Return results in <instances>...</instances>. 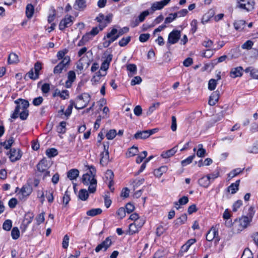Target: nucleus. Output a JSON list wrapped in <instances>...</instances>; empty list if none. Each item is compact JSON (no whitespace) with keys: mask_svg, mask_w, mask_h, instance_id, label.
I'll return each mask as SVG.
<instances>
[{"mask_svg":"<svg viewBox=\"0 0 258 258\" xmlns=\"http://www.w3.org/2000/svg\"><path fill=\"white\" fill-rule=\"evenodd\" d=\"M82 182L85 185H89L88 191L90 193L95 192L97 183L95 176L86 173L82 176Z\"/></svg>","mask_w":258,"mask_h":258,"instance_id":"1","label":"nucleus"},{"mask_svg":"<svg viewBox=\"0 0 258 258\" xmlns=\"http://www.w3.org/2000/svg\"><path fill=\"white\" fill-rule=\"evenodd\" d=\"M254 0H237V7L249 12L254 9Z\"/></svg>","mask_w":258,"mask_h":258,"instance_id":"2","label":"nucleus"},{"mask_svg":"<svg viewBox=\"0 0 258 258\" xmlns=\"http://www.w3.org/2000/svg\"><path fill=\"white\" fill-rule=\"evenodd\" d=\"M181 36V32L177 30H173L168 35L167 44H174L177 43Z\"/></svg>","mask_w":258,"mask_h":258,"instance_id":"3","label":"nucleus"},{"mask_svg":"<svg viewBox=\"0 0 258 258\" xmlns=\"http://www.w3.org/2000/svg\"><path fill=\"white\" fill-rule=\"evenodd\" d=\"M22 156V152L19 148H11L9 152V158L11 162L19 160Z\"/></svg>","mask_w":258,"mask_h":258,"instance_id":"4","label":"nucleus"},{"mask_svg":"<svg viewBox=\"0 0 258 258\" xmlns=\"http://www.w3.org/2000/svg\"><path fill=\"white\" fill-rule=\"evenodd\" d=\"M90 96L88 93H84L82 95L78 96L76 99L77 102L83 101L84 103L83 104V105L80 106L75 105V107L78 110L84 108L87 105L88 103L90 101Z\"/></svg>","mask_w":258,"mask_h":258,"instance_id":"5","label":"nucleus"},{"mask_svg":"<svg viewBox=\"0 0 258 258\" xmlns=\"http://www.w3.org/2000/svg\"><path fill=\"white\" fill-rule=\"evenodd\" d=\"M111 240L109 237H108L96 246L95 250L96 252H99L101 250L105 251L111 246Z\"/></svg>","mask_w":258,"mask_h":258,"instance_id":"6","label":"nucleus"},{"mask_svg":"<svg viewBox=\"0 0 258 258\" xmlns=\"http://www.w3.org/2000/svg\"><path fill=\"white\" fill-rule=\"evenodd\" d=\"M73 17L67 15L64 18L61 20L59 24V29L63 30L65 28L70 27L73 24Z\"/></svg>","mask_w":258,"mask_h":258,"instance_id":"7","label":"nucleus"},{"mask_svg":"<svg viewBox=\"0 0 258 258\" xmlns=\"http://www.w3.org/2000/svg\"><path fill=\"white\" fill-rule=\"evenodd\" d=\"M170 1V0H163L160 2L154 3L152 5L151 9L153 11L161 10L166 5H167Z\"/></svg>","mask_w":258,"mask_h":258,"instance_id":"8","label":"nucleus"},{"mask_svg":"<svg viewBox=\"0 0 258 258\" xmlns=\"http://www.w3.org/2000/svg\"><path fill=\"white\" fill-rule=\"evenodd\" d=\"M243 69L242 67H237L231 69L230 72V76L232 78H236L242 76Z\"/></svg>","mask_w":258,"mask_h":258,"instance_id":"9","label":"nucleus"},{"mask_svg":"<svg viewBox=\"0 0 258 258\" xmlns=\"http://www.w3.org/2000/svg\"><path fill=\"white\" fill-rule=\"evenodd\" d=\"M220 96V92L217 90L213 92L210 96L209 100V104L211 106H213L216 104L219 100Z\"/></svg>","mask_w":258,"mask_h":258,"instance_id":"10","label":"nucleus"},{"mask_svg":"<svg viewBox=\"0 0 258 258\" xmlns=\"http://www.w3.org/2000/svg\"><path fill=\"white\" fill-rule=\"evenodd\" d=\"M76 74L73 71H70L68 73V80L66 82V86L67 88L71 87L72 83L76 80Z\"/></svg>","mask_w":258,"mask_h":258,"instance_id":"11","label":"nucleus"},{"mask_svg":"<svg viewBox=\"0 0 258 258\" xmlns=\"http://www.w3.org/2000/svg\"><path fill=\"white\" fill-rule=\"evenodd\" d=\"M86 7V0H76L74 5V9L80 11L84 10Z\"/></svg>","mask_w":258,"mask_h":258,"instance_id":"12","label":"nucleus"},{"mask_svg":"<svg viewBox=\"0 0 258 258\" xmlns=\"http://www.w3.org/2000/svg\"><path fill=\"white\" fill-rule=\"evenodd\" d=\"M218 235V230L216 228L212 227L208 232L206 235V239L208 241H211L214 238Z\"/></svg>","mask_w":258,"mask_h":258,"instance_id":"13","label":"nucleus"},{"mask_svg":"<svg viewBox=\"0 0 258 258\" xmlns=\"http://www.w3.org/2000/svg\"><path fill=\"white\" fill-rule=\"evenodd\" d=\"M32 187L29 184H26L22 187L20 192L23 196L27 197L32 192Z\"/></svg>","mask_w":258,"mask_h":258,"instance_id":"14","label":"nucleus"},{"mask_svg":"<svg viewBox=\"0 0 258 258\" xmlns=\"http://www.w3.org/2000/svg\"><path fill=\"white\" fill-rule=\"evenodd\" d=\"M144 223H142L141 225H138V227H137V222L131 224L129 226V235H133L136 233L138 232L139 229L143 226Z\"/></svg>","mask_w":258,"mask_h":258,"instance_id":"15","label":"nucleus"},{"mask_svg":"<svg viewBox=\"0 0 258 258\" xmlns=\"http://www.w3.org/2000/svg\"><path fill=\"white\" fill-rule=\"evenodd\" d=\"M37 169L40 172H44L48 169L47 161L42 159L37 164Z\"/></svg>","mask_w":258,"mask_h":258,"instance_id":"16","label":"nucleus"},{"mask_svg":"<svg viewBox=\"0 0 258 258\" xmlns=\"http://www.w3.org/2000/svg\"><path fill=\"white\" fill-rule=\"evenodd\" d=\"M209 177L206 176H204L198 180V184L201 186L205 188H207L210 184L211 182L209 180Z\"/></svg>","mask_w":258,"mask_h":258,"instance_id":"17","label":"nucleus"},{"mask_svg":"<svg viewBox=\"0 0 258 258\" xmlns=\"http://www.w3.org/2000/svg\"><path fill=\"white\" fill-rule=\"evenodd\" d=\"M244 71L246 73H249L250 76L253 79H258V69L249 67L245 69Z\"/></svg>","mask_w":258,"mask_h":258,"instance_id":"18","label":"nucleus"},{"mask_svg":"<svg viewBox=\"0 0 258 258\" xmlns=\"http://www.w3.org/2000/svg\"><path fill=\"white\" fill-rule=\"evenodd\" d=\"M240 180H237L235 183H231L227 188L228 191H230L232 194H235L238 190Z\"/></svg>","mask_w":258,"mask_h":258,"instance_id":"19","label":"nucleus"},{"mask_svg":"<svg viewBox=\"0 0 258 258\" xmlns=\"http://www.w3.org/2000/svg\"><path fill=\"white\" fill-rule=\"evenodd\" d=\"M101 159L100 163L102 166H105L107 164L109 160V152H102L101 153Z\"/></svg>","mask_w":258,"mask_h":258,"instance_id":"20","label":"nucleus"},{"mask_svg":"<svg viewBox=\"0 0 258 258\" xmlns=\"http://www.w3.org/2000/svg\"><path fill=\"white\" fill-rule=\"evenodd\" d=\"M79 175V171L77 169H72L67 173V177L70 180L76 179Z\"/></svg>","mask_w":258,"mask_h":258,"instance_id":"21","label":"nucleus"},{"mask_svg":"<svg viewBox=\"0 0 258 258\" xmlns=\"http://www.w3.org/2000/svg\"><path fill=\"white\" fill-rule=\"evenodd\" d=\"M188 202V198L187 196H183L179 199L178 202H174V204L176 209L180 208V206L184 205Z\"/></svg>","mask_w":258,"mask_h":258,"instance_id":"22","label":"nucleus"},{"mask_svg":"<svg viewBox=\"0 0 258 258\" xmlns=\"http://www.w3.org/2000/svg\"><path fill=\"white\" fill-rule=\"evenodd\" d=\"M149 137V136L147 130L139 131L134 135V138L136 139H146Z\"/></svg>","mask_w":258,"mask_h":258,"instance_id":"23","label":"nucleus"},{"mask_svg":"<svg viewBox=\"0 0 258 258\" xmlns=\"http://www.w3.org/2000/svg\"><path fill=\"white\" fill-rule=\"evenodd\" d=\"M177 147H174V148L166 151V152H163L161 154V156L163 158H168L170 157L171 156L174 155L175 153L177 152Z\"/></svg>","mask_w":258,"mask_h":258,"instance_id":"24","label":"nucleus"},{"mask_svg":"<svg viewBox=\"0 0 258 258\" xmlns=\"http://www.w3.org/2000/svg\"><path fill=\"white\" fill-rule=\"evenodd\" d=\"M15 104H20L22 109H27L29 106V101L27 100L19 98L14 101Z\"/></svg>","mask_w":258,"mask_h":258,"instance_id":"25","label":"nucleus"},{"mask_svg":"<svg viewBox=\"0 0 258 258\" xmlns=\"http://www.w3.org/2000/svg\"><path fill=\"white\" fill-rule=\"evenodd\" d=\"M89 197V194L86 189H81L78 194V198L80 200L85 201Z\"/></svg>","mask_w":258,"mask_h":258,"instance_id":"26","label":"nucleus"},{"mask_svg":"<svg viewBox=\"0 0 258 258\" xmlns=\"http://www.w3.org/2000/svg\"><path fill=\"white\" fill-rule=\"evenodd\" d=\"M14 142V138L11 137L8 140H6L4 142H1L0 143V146H4L6 149H9L11 148Z\"/></svg>","mask_w":258,"mask_h":258,"instance_id":"27","label":"nucleus"},{"mask_svg":"<svg viewBox=\"0 0 258 258\" xmlns=\"http://www.w3.org/2000/svg\"><path fill=\"white\" fill-rule=\"evenodd\" d=\"M252 217L243 216L240 219V224L243 228H246L251 222Z\"/></svg>","mask_w":258,"mask_h":258,"instance_id":"28","label":"nucleus"},{"mask_svg":"<svg viewBox=\"0 0 258 258\" xmlns=\"http://www.w3.org/2000/svg\"><path fill=\"white\" fill-rule=\"evenodd\" d=\"M34 12V6L30 4H28L26 8V15L29 19L31 18L33 15Z\"/></svg>","mask_w":258,"mask_h":258,"instance_id":"29","label":"nucleus"},{"mask_svg":"<svg viewBox=\"0 0 258 258\" xmlns=\"http://www.w3.org/2000/svg\"><path fill=\"white\" fill-rule=\"evenodd\" d=\"M102 212V210L100 208L92 209L87 211L86 214L88 216L94 217L100 214Z\"/></svg>","mask_w":258,"mask_h":258,"instance_id":"30","label":"nucleus"},{"mask_svg":"<svg viewBox=\"0 0 258 258\" xmlns=\"http://www.w3.org/2000/svg\"><path fill=\"white\" fill-rule=\"evenodd\" d=\"M167 170V166H162L158 169H156L154 171V174L155 176L160 177L163 173L165 172Z\"/></svg>","mask_w":258,"mask_h":258,"instance_id":"31","label":"nucleus"},{"mask_svg":"<svg viewBox=\"0 0 258 258\" xmlns=\"http://www.w3.org/2000/svg\"><path fill=\"white\" fill-rule=\"evenodd\" d=\"M138 152L139 150L138 147L133 146L128 149L127 152L126 153V156L127 157H131L137 155Z\"/></svg>","mask_w":258,"mask_h":258,"instance_id":"32","label":"nucleus"},{"mask_svg":"<svg viewBox=\"0 0 258 258\" xmlns=\"http://www.w3.org/2000/svg\"><path fill=\"white\" fill-rule=\"evenodd\" d=\"M9 63H16L19 61L18 56L15 53H11L9 54L8 60Z\"/></svg>","mask_w":258,"mask_h":258,"instance_id":"33","label":"nucleus"},{"mask_svg":"<svg viewBox=\"0 0 258 258\" xmlns=\"http://www.w3.org/2000/svg\"><path fill=\"white\" fill-rule=\"evenodd\" d=\"M70 105L68 106L67 109H66V110L64 112V115H66V116L67 118H68L72 114L73 106H75V105H76L75 104L74 101L73 100H71L70 101Z\"/></svg>","mask_w":258,"mask_h":258,"instance_id":"34","label":"nucleus"},{"mask_svg":"<svg viewBox=\"0 0 258 258\" xmlns=\"http://www.w3.org/2000/svg\"><path fill=\"white\" fill-rule=\"evenodd\" d=\"M187 217L186 214H183L180 217L175 220L174 224L177 226L182 225L185 222V221L187 220Z\"/></svg>","mask_w":258,"mask_h":258,"instance_id":"35","label":"nucleus"},{"mask_svg":"<svg viewBox=\"0 0 258 258\" xmlns=\"http://www.w3.org/2000/svg\"><path fill=\"white\" fill-rule=\"evenodd\" d=\"M58 154L57 150L53 148L48 149L46 151V155L48 158H52L56 156Z\"/></svg>","mask_w":258,"mask_h":258,"instance_id":"36","label":"nucleus"},{"mask_svg":"<svg viewBox=\"0 0 258 258\" xmlns=\"http://www.w3.org/2000/svg\"><path fill=\"white\" fill-rule=\"evenodd\" d=\"M66 122L62 121H61L59 124L56 127V131L59 134H64L66 132Z\"/></svg>","mask_w":258,"mask_h":258,"instance_id":"37","label":"nucleus"},{"mask_svg":"<svg viewBox=\"0 0 258 258\" xmlns=\"http://www.w3.org/2000/svg\"><path fill=\"white\" fill-rule=\"evenodd\" d=\"M34 217L33 213H28L25 215L24 223L26 227H27L32 221Z\"/></svg>","mask_w":258,"mask_h":258,"instance_id":"38","label":"nucleus"},{"mask_svg":"<svg viewBox=\"0 0 258 258\" xmlns=\"http://www.w3.org/2000/svg\"><path fill=\"white\" fill-rule=\"evenodd\" d=\"M244 170V168L241 169L240 168H237L232 170L229 174L228 177L230 178H232L235 176L238 175L239 173L242 172Z\"/></svg>","mask_w":258,"mask_h":258,"instance_id":"39","label":"nucleus"},{"mask_svg":"<svg viewBox=\"0 0 258 258\" xmlns=\"http://www.w3.org/2000/svg\"><path fill=\"white\" fill-rule=\"evenodd\" d=\"M28 77L29 78L33 80H36L39 78V75H37V77H36L35 73H34L33 69H31L26 75L24 77V79L26 80V77Z\"/></svg>","mask_w":258,"mask_h":258,"instance_id":"40","label":"nucleus"},{"mask_svg":"<svg viewBox=\"0 0 258 258\" xmlns=\"http://www.w3.org/2000/svg\"><path fill=\"white\" fill-rule=\"evenodd\" d=\"M245 25V21L244 20H239L234 23V26L236 30H241L243 29Z\"/></svg>","mask_w":258,"mask_h":258,"instance_id":"41","label":"nucleus"},{"mask_svg":"<svg viewBox=\"0 0 258 258\" xmlns=\"http://www.w3.org/2000/svg\"><path fill=\"white\" fill-rule=\"evenodd\" d=\"M131 37L130 36L123 37L118 42V44L121 47L125 46L131 41Z\"/></svg>","mask_w":258,"mask_h":258,"instance_id":"42","label":"nucleus"},{"mask_svg":"<svg viewBox=\"0 0 258 258\" xmlns=\"http://www.w3.org/2000/svg\"><path fill=\"white\" fill-rule=\"evenodd\" d=\"M253 45V42L251 40H248L241 45V48L243 49L250 50L252 48Z\"/></svg>","mask_w":258,"mask_h":258,"instance_id":"43","label":"nucleus"},{"mask_svg":"<svg viewBox=\"0 0 258 258\" xmlns=\"http://www.w3.org/2000/svg\"><path fill=\"white\" fill-rule=\"evenodd\" d=\"M11 236L13 239H17L20 236V231L18 227H14L11 231Z\"/></svg>","mask_w":258,"mask_h":258,"instance_id":"44","label":"nucleus"},{"mask_svg":"<svg viewBox=\"0 0 258 258\" xmlns=\"http://www.w3.org/2000/svg\"><path fill=\"white\" fill-rule=\"evenodd\" d=\"M116 131L114 129L110 130L106 134V137L108 140H112L116 136Z\"/></svg>","mask_w":258,"mask_h":258,"instance_id":"45","label":"nucleus"},{"mask_svg":"<svg viewBox=\"0 0 258 258\" xmlns=\"http://www.w3.org/2000/svg\"><path fill=\"white\" fill-rule=\"evenodd\" d=\"M241 258H253L252 253L249 248H245L243 252Z\"/></svg>","mask_w":258,"mask_h":258,"instance_id":"46","label":"nucleus"},{"mask_svg":"<svg viewBox=\"0 0 258 258\" xmlns=\"http://www.w3.org/2000/svg\"><path fill=\"white\" fill-rule=\"evenodd\" d=\"M195 157V155H192L189 156L185 159L182 160L181 161L182 166H185L189 164L190 163H191Z\"/></svg>","mask_w":258,"mask_h":258,"instance_id":"47","label":"nucleus"},{"mask_svg":"<svg viewBox=\"0 0 258 258\" xmlns=\"http://www.w3.org/2000/svg\"><path fill=\"white\" fill-rule=\"evenodd\" d=\"M66 68L63 66L61 63H58L57 65H56L53 69V73L54 74H59L61 73H62V71L65 69Z\"/></svg>","mask_w":258,"mask_h":258,"instance_id":"48","label":"nucleus"},{"mask_svg":"<svg viewBox=\"0 0 258 258\" xmlns=\"http://www.w3.org/2000/svg\"><path fill=\"white\" fill-rule=\"evenodd\" d=\"M217 84V83L216 80L213 79H210L208 83V89L211 91L215 90Z\"/></svg>","mask_w":258,"mask_h":258,"instance_id":"49","label":"nucleus"},{"mask_svg":"<svg viewBox=\"0 0 258 258\" xmlns=\"http://www.w3.org/2000/svg\"><path fill=\"white\" fill-rule=\"evenodd\" d=\"M12 227V222L11 220H6L3 225V228L6 231H9L11 230Z\"/></svg>","mask_w":258,"mask_h":258,"instance_id":"50","label":"nucleus"},{"mask_svg":"<svg viewBox=\"0 0 258 258\" xmlns=\"http://www.w3.org/2000/svg\"><path fill=\"white\" fill-rule=\"evenodd\" d=\"M147 152L146 151H144L142 153L138 155L136 159V162L138 164L141 163L143 160L147 157Z\"/></svg>","mask_w":258,"mask_h":258,"instance_id":"51","label":"nucleus"},{"mask_svg":"<svg viewBox=\"0 0 258 258\" xmlns=\"http://www.w3.org/2000/svg\"><path fill=\"white\" fill-rule=\"evenodd\" d=\"M71 200L70 195L68 190L66 191L62 198L63 204L67 206Z\"/></svg>","mask_w":258,"mask_h":258,"instance_id":"52","label":"nucleus"},{"mask_svg":"<svg viewBox=\"0 0 258 258\" xmlns=\"http://www.w3.org/2000/svg\"><path fill=\"white\" fill-rule=\"evenodd\" d=\"M44 215H45V212H42V213L38 214L37 215V216L36 217L37 224L38 225L41 224L44 221V220H45Z\"/></svg>","mask_w":258,"mask_h":258,"instance_id":"53","label":"nucleus"},{"mask_svg":"<svg viewBox=\"0 0 258 258\" xmlns=\"http://www.w3.org/2000/svg\"><path fill=\"white\" fill-rule=\"evenodd\" d=\"M42 63L40 61H37L34 64V71L36 74V77L37 75H39V71L42 69Z\"/></svg>","mask_w":258,"mask_h":258,"instance_id":"54","label":"nucleus"},{"mask_svg":"<svg viewBox=\"0 0 258 258\" xmlns=\"http://www.w3.org/2000/svg\"><path fill=\"white\" fill-rule=\"evenodd\" d=\"M22 111L19 113L20 118L21 120H26L29 115V111L27 109H22Z\"/></svg>","mask_w":258,"mask_h":258,"instance_id":"55","label":"nucleus"},{"mask_svg":"<svg viewBox=\"0 0 258 258\" xmlns=\"http://www.w3.org/2000/svg\"><path fill=\"white\" fill-rule=\"evenodd\" d=\"M219 176V172L218 171H214V172L208 174L207 176L209 177L210 182H213L216 178Z\"/></svg>","mask_w":258,"mask_h":258,"instance_id":"56","label":"nucleus"},{"mask_svg":"<svg viewBox=\"0 0 258 258\" xmlns=\"http://www.w3.org/2000/svg\"><path fill=\"white\" fill-rule=\"evenodd\" d=\"M105 178L108 180H112L114 178V173L111 170H107L105 173Z\"/></svg>","mask_w":258,"mask_h":258,"instance_id":"57","label":"nucleus"},{"mask_svg":"<svg viewBox=\"0 0 258 258\" xmlns=\"http://www.w3.org/2000/svg\"><path fill=\"white\" fill-rule=\"evenodd\" d=\"M149 15V11L148 10L145 11L140 14L138 19H139V21L142 22L145 20L146 17L148 16Z\"/></svg>","mask_w":258,"mask_h":258,"instance_id":"58","label":"nucleus"},{"mask_svg":"<svg viewBox=\"0 0 258 258\" xmlns=\"http://www.w3.org/2000/svg\"><path fill=\"white\" fill-rule=\"evenodd\" d=\"M69 236L66 234L64 236L62 242V246L63 248H67L69 243Z\"/></svg>","mask_w":258,"mask_h":258,"instance_id":"59","label":"nucleus"},{"mask_svg":"<svg viewBox=\"0 0 258 258\" xmlns=\"http://www.w3.org/2000/svg\"><path fill=\"white\" fill-rule=\"evenodd\" d=\"M160 105L159 102H157L154 103L152 106H151L147 111V114H151L156 108H158Z\"/></svg>","mask_w":258,"mask_h":258,"instance_id":"60","label":"nucleus"},{"mask_svg":"<svg viewBox=\"0 0 258 258\" xmlns=\"http://www.w3.org/2000/svg\"><path fill=\"white\" fill-rule=\"evenodd\" d=\"M150 35L149 33L142 34L139 36V40L141 42H146L150 38Z\"/></svg>","mask_w":258,"mask_h":258,"instance_id":"61","label":"nucleus"},{"mask_svg":"<svg viewBox=\"0 0 258 258\" xmlns=\"http://www.w3.org/2000/svg\"><path fill=\"white\" fill-rule=\"evenodd\" d=\"M242 202L241 200H237L236 202H235L233 205V207H232V210L233 212H236L238 210V209H239L240 206L242 205Z\"/></svg>","mask_w":258,"mask_h":258,"instance_id":"62","label":"nucleus"},{"mask_svg":"<svg viewBox=\"0 0 258 258\" xmlns=\"http://www.w3.org/2000/svg\"><path fill=\"white\" fill-rule=\"evenodd\" d=\"M125 209L123 207H120L118 209L117 214L119 216L120 218L122 219L125 216Z\"/></svg>","mask_w":258,"mask_h":258,"instance_id":"63","label":"nucleus"},{"mask_svg":"<svg viewBox=\"0 0 258 258\" xmlns=\"http://www.w3.org/2000/svg\"><path fill=\"white\" fill-rule=\"evenodd\" d=\"M142 81V78L140 76H136L132 79L131 82V84L132 86H134L136 84H140Z\"/></svg>","mask_w":258,"mask_h":258,"instance_id":"64","label":"nucleus"}]
</instances>
